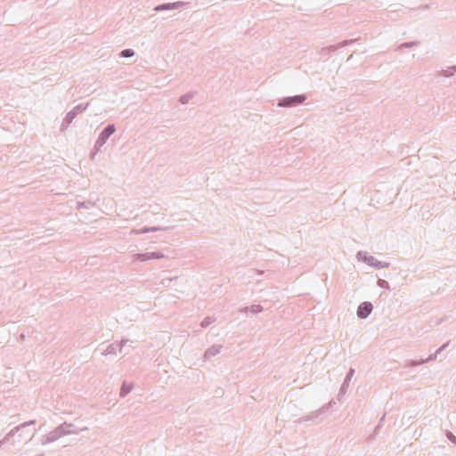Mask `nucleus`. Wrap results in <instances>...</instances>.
Returning <instances> with one entry per match:
<instances>
[{
  "label": "nucleus",
  "instance_id": "obj_1",
  "mask_svg": "<svg viewBox=\"0 0 456 456\" xmlns=\"http://www.w3.org/2000/svg\"><path fill=\"white\" fill-rule=\"evenodd\" d=\"M115 125L110 124L101 132L91 152L92 158H94L96 152L100 151V149L105 144L107 140L115 133Z\"/></svg>",
  "mask_w": 456,
  "mask_h": 456
},
{
  "label": "nucleus",
  "instance_id": "obj_2",
  "mask_svg": "<svg viewBox=\"0 0 456 456\" xmlns=\"http://www.w3.org/2000/svg\"><path fill=\"white\" fill-rule=\"evenodd\" d=\"M88 102L86 104H78L75 106L69 112L67 113L66 117L63 118L61 129H66L73 122L77 114L86 110L88 108Z\"/></svg>",
  "mask_w": 456,
  "mask_h": 456
},
{
  "label": "nucleus",
  "instance_id": "obj_3",
  "mask_svg": "<svg viewBox=\"0 0 456 456\" xmlns=\"http://www.w3.org/2000/svg\"><path fill=\"white\" fill-rule=\"evenodd\" d=\"M306 100V96L304 94H297L294 96H287L281 99L278 102V107L281 108H291L301 105Z\"/></svg>",
  "mask_w": 456,
  "mask_h": 456
},
{
  "label": "nucleus",
  "instance_id": "obj_4",
  "mask_svg": "<svg viewBox=\"0 0 456 456\" xmlns=\"http://www.w3.org/2000/svg\"><path fill=\"white\" fill-rule=\"evenodd\" d=\"M65 436V431L62 430L61 424L56 427L53 430L50 431L41 439V444L43 445L53 443L59 440L61 437Z\"/></svg>",
  "mask_w": 456,
  "mask_h": 456
},
{
  "label": "nucleus",
  "instance_id": "obj_5",
  "mask_svg": "<svg viewBox=\"0 0 456 456\" xmlns=\"http://www.w3.org/2000/svg\"><path fill=\"white\" fill-rule=\"evenodd\" d=\"M187 5V3L178 1L174 3H166L161 4L154 7L155 12H162V11H171V10H176L179 8H183Z\"/></svg>",
  "mask_w": 456,
  "mask_h": 456
},
{
  "label": "nucleus",
  "instance_id": "obj_6",
  "mask_svg": "<svg viewBox=\"0 0 456 456\" xmlns=\"http://www.w3.org/2000/svg\"><path fill=\"white\" fill-rule=\"evenodd\" d=\"M134 257L136 261L145 262L152 259L163 258L164 255L161 252H147L135 254Z\"/></svg>",
  "mask_w": 456,
  "mask_h": 456
},
{
  "label": "nucleus",
  "instance_id": "obj_7",
  "mask_svg": "<svg viewBox=\"0 0 456 456\" xmlns=\"http://www.w3.org/2000/svg\"><path fill=\"white\" fill-rule=\"evenodd\" d=\"M373 305L370 302L365 301L359 305L357 316L360 319H366L372 312Z\"/></svg>",
  "mask_w": 456,
  "mask_h": 456
},
{
  "label": "nucleus",
  "instance_id": "obj_8",
  "mask_svg": "<svg viewBox=\"0 0 456 456\" xmlns=\"http://www.w3.org/2000/svg\"><path fill=\"white\" fill-rule=\"evenodd\" d=\"M62 430L65 431V436L77 435L81 432L87 431V427L77 428L73 423L63 422L61 423Z\"/></svg>",
  "mask_w": 456,
  "mask_h": 456
},
{
  "label": "nucleus",
  "instance_id": "obj_9",
  "mask_svg": "<svg viewBox=\"0 0 456 456\" xmlns=\"http://www.w3.org/2000/svg\"><path fill=\"white\" fill-rule=\"evenodd\" d=\"M362 262H364L367 265H369L374 268H377V269L387 268L389 266V263L381 262L372 256L364 255V258H362Z\"/></svg>",
  "mask_w": 456,
  "mask_h": 456
},
{
  "label": "nucleus",
  "instance_id": "obj_10",
  "mask_svg": "<svg viewBox=\"0 0 456 456\" xmlns=\"http://www.w3.org/2000/svg\"><path fill=\"white\" fill-rule=\"evenodd\" d=\"M127 341L128 339H122L119 343H112L109 345L103 354H117V351L121 352L123 346Z\"/></svg>",
  "mask_w": 456,
  "mask_h": 456
},
{
  "label": "nucleus",
  "instance_id": "obj_11",
  "mask_svg": "<svg viewBox=\"0 0 456 456\" xmlns=\"http://www.w3.org/2000/svg\"><path fill=\"white\" fill-rule=\"evenodd\" d=\"M172 227H159V226H152V227H144L142 229H133L130 232V234H142L151 232H158V231H166L168 229H171Z\"/></svg>",
  "mask_w": 456,
  "mask_h": 456
},
{
  "label": "nucleus",
  "instance_id": "obj_12",
  "mask_svg": "<svg viewBox=\"0 0 456 456\" xmlns=\"http://www.w3.org/2000/svg\"><path fill=\"white\" fill-rule=\"evenodd\" d=\"M354 41H356V39H351V40H344L337 45H330V46H327V47H323L322 49V53H332V52H335L337 51L338 49L341 48V47H345L352 43H354Z\"/></svg>",
  "mask_w": 456,
  "mask_h": 456
},
{
  "label": "nucleus",
  "instance_id": "obj_13",
  "mask_svg": "<svg viewBox=\"0 0 456 456\" xmlns=\"http://www.w3.org/2000/svg\"><path fill=\"white\" fill-rule=\"evenodd\" d=\"M222 346L221 345H213L212 346H210L209 348H208L206 351H205V354H204V359L205 361H208L210 360L212 357L216 356V354H218L220 352H221V349H222Z\"/></svg>",
  "mask_w": 456,
  "mask_h": 456
},
{
  "label": "nucleus",
  "instance_id": "obj_14",
  "mask_svg": "<svg viewBox=\"0 0 456 456\" xmlns=\"http://www.w3.org/2000/svg\"><path fill=\"white\" fill-rule=\"evenodd\" d=\"M354 374V370L353 368H351L348 370V372H347V374H346V376L345 378V380H344V382H343V384H342V386L340 387V394H342V393H344V392H346L347 390V388L349 387V382L352 379Z\"/></svg>",
  "mask_w": 456,
  "mask_h": 456
},
{
  "label": "nucleus",
  "instance_id": "obj_15",
  "mask_svg": "<svg viewBox=\"0 0 456 456\" xmlns=\"http://www.w3.org/2000/svg\"><path fill=\"white\" fill-rule=\"evenodd\" d=\"M248 311L252 314H257L263 311V306L260 305H252L249 307L246 306L240 310L242 313H247Z\"/></svg>",
  "mask_w": 456,
  "mask_h": 456
},
{
  "label": "nucleus",
  "instance_id": "obj_16",
  "mask_svg": "<svg viewBox=\"0 0 456 456\" xmlns=\"http://www.w3.org/2000/svg\"><path fill=\"white\" fill-rule=\"evenodd\" d=\"M133 387H134L133 384H131V383L127 384L126 382H124L120 388L119 395L121 397H125L126 395H128L132 391Z\"/></svg>",
  "mask_w": 456,
  "mask_h": 456
},
{
  "label": "nucleus",
  "instance_id": "obj_17",
  "mask_svg": "<svg viewBox=\"0 0 456 456\" xmlns=\"http://www.w3.org/2000/svg\"><path fill=\"white\" fill-rule=\"evenodd\" d=\"M95 207V202L92 201V200H87V201H77V208L80 209V208H86V209H90L92 208Z\"/></svg>",
  "mask_w": 456,
  "mask_h": 456
},
{
  "label": "nucleus",
  "instance_id": "obj_18",
  "mask_svg": "<svg viewBox=\"0 0 456 456\" xmlns=\"http://www.w3.org/2000/svg\"><path fill=\"white\" fill-rule=\"evenodd\" d=\"M19 426L11 429L3 438L6 443L10 442V440L20 431Z\"/></svg>",
  "mask_w": 456,
  "mask_h": 456
},
{
  "label": "nucleus",
  "instance_id": "obj_19",
  "mask_svg": "<svg viewBox=\"0 0 456 456\" xmlns=\"http://www.w3.org/2000/svg\"><path fill=\"white\" fill-rule=\"evenodd\" d=\"M419 45V41H411L401 44L396 50H401L403 48H411L413 46H417Z\"/></svg>",
  "mask_w": 456,
  "mask_h": 456
},
{
  "label": "nucleus",
  "instance_id": "obj_20",
  "mask_svg": "<svg viewBox=\"0 0 456 456\" xmlns=\"http://www.w3.org/2000/svg\"><path fill=\"white\" fill-rule=\"evenodd\" d=\"M135 54V52L133 49L127 48L124 49L120 52L119 56L122 58H130Z\"/></svg>",
  "mask_w": 456,
  "mask_h": 456
},
{
  "label": "nucleus",
  "instance_id": "obj_21",
  "mask_svg": "<svg viewBox=\"0 0 456 456\" xmlns=\"http://www.w3.org/2000/svg\"><path fill=\"white\" fill-rule=\"evenodd\" d=\"M192 97H193V93H188V94H183L182 96H180L179 102L182 104H187L189 102V101L191 99H192Z\"/></svg>",
  "mask_w": 456,
  "mask_h": 456
},
{
  "label": "nucleus",
  "instance_id": "obj_22",
  "mask_svg": "<svg viewBox=\"0 0 456 456\" xmlns=\"http://www.w3.org/2000/svg\"><path fill=\"white\" fill-rule=\"evenodd\" d=\"M216 321V319L214 317H211V316H207L203 319V321L201 322L200 323V326L202 328H207L208 326H209L211 323H213L214 322Z\"/></svg>",
  "mask_w": 456,
  "mask_h": 456
},
{
  "label": "nucleus",
  "instance_id": "obj_23",
  "mask_svg": "<svg viewBox=\"0 0 456 456\" xmlns=\"http://www.w3.org/2000/svg\"><path fill=\"white\" fill-rule=\"evenodd\" d=\"M423 363H424L423 360H420V361L411 360L405 366L406 367H416V366H419Z\"/></svg>",
  "mask_w": 456,
  "mask_h": 456
},
{
  "label": "nucleus",
  "instance_id": "obj_24",
  "mask_svg": "<svg viewBox=\"0 0 456 456\" xmlns=\"http://www.w3.org/2000/svg\"><path fill=\"white\" fill-rule=\"evenodd\" d=\"M437 75L451 77L453 76V72L450 71L449 69H442L437 73Z\"/></svg>",
  "mask_w": 456,
  "mask_h": 456
},
{
  "label": "nucleus",
  "instance_id": "obj_25",
  "mask_svg": "<svg viewBox=\"0 0 456 456\" xmlns=\"http://www.w3.org/2000/svg\"><path fill=\"white\" fill-rule=\"evenodd\" d=\"M377 283L379 287L389 289V283L386 280L379 279Z\"/></svg>",
  "mask_w": 456,
  "mask_h": 456
},
{
  "label": "nucleus",
  "instance_id": "obj_26",
  "mask_svg": "<svg viewBox=\"0 0 456 456\" xmlns=\"http://www.w3.org/2000/svg\"><path fill=\"white\" fill-rule=\"evenodd\" d=\"M36 423V419H32V420H29V421H27V422H23L21 424L19 425V428L20 429H22L28 426H31V425H34Z\"/></svg>",
  "mask_w": 456,
  "mask_h": 456
},
{
  "label": "nucleus",
  "instance_id": "obj_27",
  "mask_svg": "<svg viewBox=\"0 0 456 456\" xmlns=\"http://www.w3.org/2000/svg\"><path fill=\"white\" fill-rule=\"evenodd\" d=\"M446 437L453 444H456V436L450 431L446 432Z\"/></svg>",
  "mask_w": 456,
  "mask_h": 456
},
{
  "label": "nucleus",
  "instance_id": "obj_28",
  "mask_svg": "<svg viewBox=\"0 0 456 456\" xmlns=\"http://www.w3.org/2000/svg\"><path fill=\"white\" fill-rule=\"evenodd\" d=\"M437 354H436V351L435 354H430L427 359H422V360H423L424 363L434 361L436 358Z\"/></svg>",
  "mask_w": 456,
  "mask_h": 456
},
{
  "label": "nucleus",
  "instance_id": "obj_29",
  "mask_svg": "<svg viewBox=\"0 0 456 456\" xmlns=\"http://www.w3.org/2000/svg\"><path fill=\"white\" fill-rule=\"evenodd\" d=\"M319 414H320L319 411H313L310 416H308V417H306L305 419V420H309V419H312L314 418H316Z\"/></svg>",
  "mask_w": 456,
  "mask_h": 456
},
{
  "label": "nucleus",
  "instance_id": "obj_30",
  "mask_svg": "<svg viewBox=\"0 0 456 456\" xmlns=\"http://www.w3.org/2000/svg\"><path fill=\"white\" fill-rule=\"evenodd\" d=\"M449 345V342L444 344L443 346H441L437 350H436V354H440L443 350H444Z\"/></svg>",
  "mask_w": 456,
  "mask_h": 456
},
{
  "label": "nucleus",
  "instance_id": "obj_31",
  "mask_svg": "<svg viewBox=\"0 0 456 456\" xmlns=\"http://www.w3.org/2000/svg\"><path fill=\"white\" fill-rule=\"evenodd\" d=\"M364 255H366V253L362 252V251H359V252L357 253V258H358V260H362V258H364Z\"/></svg>",
  "mask_w": 456,
  "mask_h": 456
},
{
  "label": "nucleus",
  "instance_id": "obj_32",
  "mask_svg": "<svg viewBox=\"0 0 456 456\" xmlns=\"http://www.w3.org/2000/svg\"><path fill=\"white\" fill-rule=\"evenodd\" d=\"M5 444H6V442H5L4 439L0 440V449H1V448H2Z\"/></svg>",
  "mask_w": 456,
  "mask_h": 456
},
{
  "label": "nucleus",
  "instance_id": "obj_33",
  "mask_svg": "<svg viewBox=\"0 0 456 456\" xmlns=\"http://www.w3.org/2000/svg\"><path fill=\"white\" fill-rule=\"evenodd\" d=\"M18 443H20L21 442V434H20L18 436V440H17Z\"/></svg>",
  "mask_w": 456,
  "mask_h": 456
},
{
  "label": "nucleus",
  "instance_id": "obj_34",
  "mask_svg": "<svg viewBox=\"0 0 456 456\" xmlns=\"http://www.w3.org/2000/svg\"><path fill=\"white\" fill-rule=\"evenodd\" d=\"M450 69H453V71H455V72H456V66H452V67H451Z\"/></svg>",
  "mask_w": 456,
  "mask_h": 456
},
{
  "label": "nucleus",
  "instance_id": "obj_35",
  "mask_svg": "<svg viewBox=\"0 0 456 456\" xmlns=\"http://www.w3.org/2000/svg\"><path fill=\"white\" fill-rule=\"evenodd\" d=\"M350 60H353V54H351V55L348 57V59H347V61H350Z\"/></svg>",
  "mask_w": 456,
  "mask_h": 456
}]
</instances>
